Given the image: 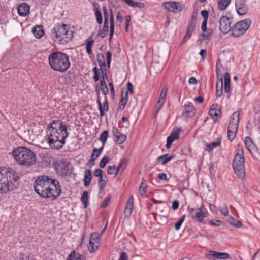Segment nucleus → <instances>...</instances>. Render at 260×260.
Here are the masks:
<instances>
[{
  "label": "nucleus",
  "instance_id": "nucleus-25",
  "mask_svg": "<svg viewBox=\"0 0 260 260\" xmlns=\"http://www.w3.org/2000/svg\"><path fill=\"white\" fill-rule=\"evenodd\" d=\"M99 89L102 91L105 97L109 93V90L104 80V75H102V79L100 80V88Z\"/></svg>",
  "mask_w": 260,
  "mask_h": 260
},
{
  "label": "nucleus",
  "instance_id": "nucleus-49",
  "mask_svg": "<svg viewBox=\"0 0 260 260\" xmlns=\"http://www.w3.org/2000/svg\"><path fill=\"white\" fill-rule=\"evenodd\" d=\"M108 32V28L103 27V29L101 30H100L98 33V36H99L101 38H104L106 36H107Z\"/></svg>",
  "mask_w": 260,
  "mask_h": 260
},
{
  "label": "nucleus",
  "instance_id": "nucleus-60",
  "mask_svg": "<svg viewBox=\"0 0 260 260\" xmlns=\"http://www.w3.org/2000/svg\"><path fill=\"white\" fill-rule=\"evenodd\" d=\"M103 171L100 169H96L94 172V175L95 177H101L103 175Z\"/></svg>",
  "mask_w": 260,
  "mask_h": 260
},
{
  "label": "nucleus",
  "instance_id": "nucleus-51",
  "mask_svg": "<svg viewBox=\"0 0 260 260\" xmlns=\"http://www.w3.org/2000/svg\"><path fill=\"white\" fill-rule=\"evenodd\" d=\"M216 90L223 91V80L222 79H217L216 86Z\"/></svg>",
  "mask_w": 260,
  "mask_h": 260
},
{
  "label": "nucleus",
  "instance_id": "nucleus-18",
  "mask_svg": "<svg viewBox=\"0 0 260 260\" xmlns=\"http://www.w3.org/2000/svg\"><path fill=\"white\" fill-rule=\"evenodd\" d=\"M97 60L98 63L101 68V72L102 75H105L107 77V70L106 69V63L105 56L103 54L98 53L97 54Z\"/></svg>",
  "mask_w": 260,
  "mask_h": 260
},
{
  "label": "nucleus",
  "instance_id": "nucleus-8",
  "mask_svg": "<svg viewBox=\"0 0 260 260\" xmlns=\"http://www.w3.org/2000/svg\"><path fill=\"white\" fill-rule=\"evenodd\" d=\"M239 112L236 111L231 117L228 128V138L230 141L235 138L239 122Z\"/></svg>",
  "mask_w": 260,
  "mask_h": 260
},
{
  "label": "nucleus",
  "instance_id": "nucleus-55",
  "mask_svg": "<svg viewBox=\"0 0 260 260\" xmlns=\"http://www.w3.org/2000/svg\"><path fill=\"white\" fill-rule=\"evenodd\" d=\"M95 91L97 93V95H98V99H97V101H96V102L98 104V106H99V108H102V103H101V100H100V89H99V88L98 86H96L95 87Z\"/></svg>",
  "mask_w": 260,
  "mask_h": 260
},
{
  "label": "nucleus",
  "instance_id": "nucleus-33",
  "mask_svg": "<svg viewBox=\"0 0 260 260\" xmlns=\"http://www.w3.org/2000/svg\"><path fill=\"white\" fill-rule=\"evenodd\" d=\"M101 237V235L96 232H92L90 236L89 243L90 244H93V241L99 242L100 238Z\"/></svg>",
  "mask_w": 260,
  "mask_h": 260
},
{
  "label": "nucleus",
  "instance_id": "nucleus-20",
  "mask_svg": "<svg viewBox=\"0 0 260 260\" xmlns=\"http://www.w3.org/2000/svg\"><path fill=\"white\" fill-rule=\"evenodd\" d=\"M112 134L114 137L115 141L118 144H121L126 140V135L122 134L117 128H114L113 129Z\"/></svg>",
  "mask_w": 260,
  "mask_h": 260
},
{
  "label": "nucleus",
  "instance_id": "nucleus-42",
  "mask_svg": "<svg viewBox=\"0 0 260 260\" xmlns=\"http://www.w3.org/2000/svg\"><path fill=\"white\" fill-rule=\"evenodd\" d=\"M167 90H168V89L166 87H163V88L162 89V90L161 91L160 94L159 95V98L158 101H160L161 102L165 103Z\"/></svg>",
  "mask_w": 260,
  "mask_h": 260
},
{
  "label": "nucleus",
  "instance_id": "nucleus-62",
  "mask_svg": "<svg viewBox=\"0 0 260 260\" xmlns=\"http://www.w3.org/2000/svg\"><path fill=\"white\" fill-rule=\"evenodd\" d=\"M202 17L205 20H208L209 13L208 11L202 10L201 12Z\"/></svg>",
  "mask_w": 260,
  "mask_h": 260
},
{
  "label": "nucleus",
  "instance_id": "nucleus-17",
  "mask_svg": "<svg viewBox=\"0 0 260 260\" xmlns=\"http://www.w3.org/2000/svg\"><path fill=\"white\" fill-rule=\"evenodd\" d=\"M196 113V109L191 103L187 104H185L184 106V109L182 112V114L186 117H192L194 116Z\"/></svg>",
  "mask_w": 260,
  "mask_h": 260
},
{
  "label": "nucleus",
  "instance_id": "nucleus-6",
  "mask_svg": "<svg viewBox=\"0 0 260 260\" xmlns=\"http://www.w3.org/2000/svg\"><path fill=\"white\" fill-rule=\"evenodd\" d=\"M244 164L245 160L243 148L240 144H238L237 145V153L233 160V167L235 173L241 179H243L245 176Z\"/></svg>",
  "mask_w": 260,
  "mask_h": 260
},
{
  "label": "nucleus",
  "instance_id": "nucleus-52",
  "mask_svg": "<svg viewBox=\"0 0 260 260\" xmlns=\"http://www.w3.org/2000/svg\"><path fill=\"white\" fill-rule=\"evenodd\" d=\"M218 110L209 111V113L214 121H216L218 116Z\"/></svg>",
  "mask_w": 260,
  "mask_h": 260
},
{
  "label": "nucleus",
  "instance_id": "nucleus-50",
  "mask_svg": "<svg viewBox=\"0 0 260 260\" xmlns=\"http://www.w3.org/2000/svg\"><path fill=\"white\" fill-rule=\"evenodd\" d=\"M184 219L185 215H183L181 218L175 223V228L176 230H178L180 228L184 220Z\"/></svg>",
  "mask_w": 260,
  "mask_h": 260
},
{
  "label": "nucleus",
  "instance_id": "nucleus-24",
  "mask_svg": "<svg viewBox=\"0 0 260 260\" xmlns=\"http://www.w3.org/2000/svg\"><path fill=\"white\" fill-rule=\"evenodd\" d=\"M32 31L36 38H41L44 34L43 28L41 26L37 25L33 28Z\"/></svg>",
  "mask_w": 260,
  "mask_h": 260
},
{
  "label": "nucleus",
  "instance_id": "nucleus-15",
  "mask_svg": "<svg viewBox=\"0 0 260 260\" xmlns=\"http://www.w3.org/2000/svg\"><path fill=\"white\" fill-rule=\"evenodd\" d=\"M233 18L228 17L226 16H222L219 21V28L223 34H227L231 30V24Z\"/></svg>",
  "mask_w": 260,
  "mask_h": 260
},
{
  "label": "nucleus",
  "instance_id": "nucleus-41",
  "mask_svg": "<svg viewBox=\"0 0 260 260\" xmlns=\"http://www.w3.org/2000/svg\"><path fill=\"white\" fill-rule=\"evenodd\" d=\"M94 10L95 11V14L97 22L99 24H101L103 22L102 14L98 8H95L94 9Z\"/></svg>",
  "mask_w": 260,
  "mask_h": 260
},
{
  "label": "nucleus",
  "instance_id": "nucleus-35",
  "mask_svg": "<svg viewBox=\"0 0 260 260\" xmlns=\"http://www.w3.org/2000/svg\"><path fill=\"white\" fill-rule=\"evenodd\" d=\"M139 190L142 196H144L146 193L147 184L144 178L142 179V181L139 187Z\"/></svg>",
  "mask_w": 260,
  "mask_h": 260
},
{
  "label": "nucleus",
  "instance_id": "nucleus-53",
  "mask_svg": "<svg viewBox=\"0 0 260 260\" xmlns=\"http://www.w3.org/2000/svg\"><path fill=\"white\" fill-rule=\"evenodd\" d=\"M100 155V153H98L96 148L94 149L91 155V161H95Z\"/></svg>",
  "mask_w": 260,
  "mask_h": 260
},
{
  "label": "nucleus",
  "instance_id": "nucleus-31",
  "mask_svg": "<svg viewBox=\"0 0 260 260\" xmlns=\"http://www.w3.org/2000/svg\"><path fill=\"white\" fill-rule=\"evenodd\" d=\"M228 222L229 223L233 226H234L237 228H239L242 227V224L240 221L239 220L235 219L232 216H230L228 217Z\"/></svg>",
  "mask_w": 260,
  "mask_h": 260
},
{
  "label": "nucleus",
  "instance_id": "nucleus-7",
  "mask_svg": "<svg viewBox=\"0 0 260 260\" xmlns=\"http://www.w3.org/2000/svg\"><path fill=\"white\" fill-rule=\"evenodd\" d=\"M50 178L47 176H40L35 181L34 185L35 192L41 197L45 198V195L49 186Z\"/></svg>",
  "mask_w": 260,
  "mask_h": 260
},
{
  "label": "nucleus",
  "instance_id": "nucleus-16",
  "mask_svg": "<svg viewBox=\"0 0 260 260\" xmlns=\"http://www.w3.org/2000/svg\"><path fill=\"white\" fill-rule=\"evenodd\" d=\"M235 6L237 12L240 15H245L248 10L245 0H236Z\"/></svg>",
  "mask_w": 260,
  "mask_h": 260
},
{
  "label": "nucleus",
  "instance_id": "nucleus-30",
  "mask_svg": "<svg viewBox=\"0 0 260 260\" xmlns=\"http://www.w3.org/2000/svg\"><path fill=\"white\" fill-rule=\"evenodd\" d=\"M231 0H218V7L220 10L223 11L226 9Z\"/></svg>",
  "mask_w": 260,
  "mask_h": 260
},
{
  "label": "nucleus",
  "instance_id": "nucleus-19",
  "mask_svg": "<svg viewBox=\"0 0 260 260\" xmlns=\"http://www.w3.org/2000/svg\"><path fill=\"white\" fill-rule=\"evenodd\" d=\"M29 9L30 7L28 5L25 3H22L18 6V13L21 16H26L29 13Z\"/></svg>",
  "mask_w": 260,
  "mask_h": 260
},
{
  "label": "nucleus",
  "instance_id": "nucleus-56",
  "mask_svg": "<svg viewBox=\"0 0 260 260\" xmlns=\"http://www.w3.org/2000/svg\"><path fill=\"white\" fill-rule=\"evenodd\" d=\"M115 165L109 166L107 168V173L109 175L115 174Z\"/></svg>",
  "mask_w": 260,
  "mask_h": 260
},
{
  "label": "nucleus",
  "instance_id": "nucleus-58",
  "mask_svg": "<svg viewBox=\"0 0 260 260\" xmlns=\"http://www.w3.org/2000/svg\"><path fill=\"white\" fill-rule=\"evenodd\" d=\"M107 65L109 67H110V63L111 61L112 54L110 51H108L106 53Z\"/></svg>",
  "mask_w": 260,
  "mask_h": 260
},
{
  "label": "nucleus",
  "instance_id": "nucleus-61",
  "mask_svg": "<svg viewBox=\"0 0 260 260\" xmlns=\"http://www.w3.org/2000/svg\"><path fill=\"white\" fill-rule=\"evenodd\" d=\"M158 178L162 181H168V178L166 174L164 173H160L158 175Z\"/></svg>",
  "mask_w": 260,
  "mask_h": 260
},
{
  "label": "nucleus",
  "instance_id": "nucleus-48",
  "mask_svg": "<svg viewBox=\"0 0 260 260\" xmlns=\"http://www.w3.org/2000/svg\"><path fill=\"white\" fill-rule=\"evenodd\" d=\"M110 160V158L108 156H104L101 160L100 162V167L101 168H104L106 164L108 163Z\"/></svg>",
  "mask_w": 260,
  "mask_h": 260
},
{
  "label": "nucleus",
  "instance_id": "nucleus-29",
  "mask_svg": "<svg viewBox=\"0 0 260 260\" xmlns=\"http://www.w3.org/2000/svg\"><path fill=\"white\" fill-rule=\"evenodd\" d=\"M245 144L249 151H252L254 148V144L250 137L247 136L245 138Z\"/></svg>",
  "mask_w": 260,
  "mask_h": 260
},
{
  "label": "nucleus",
  "instance_id": "nucleus-46",
  "mask_svg": "<svg viewBox=\"0 0 260 260\" xmlns=\"http://www.w3.org/2000/svg\"><path fill=\"white\" fill-rule=\"evenodd\" d=\"M219 210L220 213L225 216H227L229 215V211L226 205L219 207Z\"/></svg>",
  "mask_w": 260,
  "mask_h": 260
},
{
  "label": "nucleus",
  "instance_id": "nucleus-28",
  "mask_svg": "<svg viewBox=\"0 0 260 260\" xmlns=\"http://www.w3.org/2000/svg\"><path fill=\"white\" fill-rule=\"evenodd\" d=\"M174 157V156H169L168 154H164L160 156H159L157 158V160L158 162H161V164L164 165L166 164L168 162L170 161L171 160H172Z\"/></svg>",
  "mask_w": 260,
  "mask_h": 260
},
{
  "label": "nucleus",
  "instance_id": "nucleus-47",
  "mask_svg": "<svg viewBox=\"0 0 260 260\" xmlns=\"http://www.w3.org/2000/svg\"><path fill=\"white\" fill-rule=\"evenodd\" d=\"M126 102V100L123 99V98H121L119 104L118 110H119V111H123L124 109Z\"/></svg>",
  "mask_w": 260,
  "mask_h": 260
},
{
  "label": "nucleus",
  "instance_id": "nucleus-37",
  "mask_svg": "<svg viewBox=\"0 0 260 260\" xmlns=\"http://www.w3.org/2000/svg\"><path fill=\"white\" fill-rule=\"evenodd\" d=\"M230 257V255L228 253L217 251L216 259H228Z\"/></svg>",
  "mask_w": 260,
  "mask_h": 260
},
{
  "label": "nucleus",
  "instance_id": "nucleus-43",
  "mask_svg": "<svg viewBox=\"0 0 260 260\" xmlns=\"http://www.w3.org/2000/svg\"><path fill=\"white\" fill-rule=\"evenodd\" d=\"M212 34V30L211 29H207L205 31H203V33L201 34V36L204 39L209 40V37Z\"/></svg>",
  "mask_w": 260,
  "mask_h": 260
},
{
  "label": "nucleus",
  "instance_id": "nucleus-32",
  "mask_svg": "<svg viewBox=\"0 0 260 260\" xmlns=\"http://www.w3.org/2000/svg\"><path fill=\"white\" fill-rule=\"evenodd\" d=\"M85 43L86 45V48L87 52L88 54H91L92 53L91 48L93 44L94 41L92 40V37H91L90 38H88L86 40Z\"/></svg>",
  "mask_w": 260,
  "mask_h": 260
},
{
  "label": "nucleus",
  "instance_id": "nucleus-1",
  "mask_svg": "<svg viewBox=\"0 0 260 260\" xmlns=\"http://www.w3.org/2000/svg\"><path fill=\"white\" fill-rule=\"evenodd\" d=\"M47 142L51 148L58 149L65 143L68 136L67 126L60 120H53L47 129Z\"/></svg>",
  "mask_w": 260,
  "mask_h": 260
},
{
  "label": "nucleus",
  "instance_id": "nucleus-3",
  "mask_svg": "<svg viewBox=\"0 0 260 260\" xmlns=\"http://www.w3.org/2000/svg\"><path fill=\"white\" fill-rule=\"evenodd\" d=\"M49 64L55 71L64 72L70 67L68 56L61 52H54L48 56Z\"/></svg>",
  "mask_w": 260,
  "mask_h": 260
},
{
  "label": "nucleus",
  "instance_id": "nucleus-12",
  "mask_svg": "<svg viewBox=\"0 0 260 260\" xmlns=\"http://www.w3.org/2000/svg\"><path fill=\"white\" fill-rule=\"evenodd\" d=\"M207 212L204 208H192L189 211L190 216L197 222L205 224L204 218L206 217Z\"/></svg>",
  "mask_w": 260,
  "mask_h": 260
},
{
  "label": "nucleus",
  "instance_id": "nucleus-38",
  "mask_svg": "<svg viewBox=\"0 0 260 260\" xmlns=\"http://www.w3.org/2000/svg\"><path fill=\"white\" fill-rule=\"evenodd\" d=\"M217 251L211 250L206 254L205 257L209 260H216Z\"/></svg>",
  "mask_w": 260,
  "mask_h": 260
},
{
  "label": "nucleus",
  "instance_id": "nucleus-14",
  "mask_svg": "<svg viewBox=\"0 0 260 260\" xmlns=\"http://www.w3.org/2000/svg\"><path fill=\"white\" fill-rule=\"evenodd\" d=\"M162 6L165 9L174 13H180L184 9V6L182 3L177 2H165L163 3Z\"/></svg>",
  "mask_w": 260,
  "mask_h": 260
},
{
  "label": "nucleus",
  "instance_id": "nucleus-4",
  "mask_svg": "<svg viewBox=\"0 0 260 260\" xmlns=\"http://www.w3.org/2000/svg\"><path fill=\"white\" fill-rule=\"evenodd\" d=\"M15 160L21 165L30 167L36 163V156L34 152L29 149L21 147L13 151Z\"/></svg>",
  "mask_w": 260,
  "mask_h": 260
},
{
  "label": "nucleus",
  "instance_id": "nucleus-9",
  "mask_svg": "<svg viewBox=\"0 0 260 260\" xmlns=\"http://www.w3.org/2000/svg\"><path fill=\"white\" fill-rule=\"evenodd\" d=\"M73 168L72 164L67 161H60L55 164V169L57 173L62 178L70 176Z\"/></svg>",
  "mask_w": 260,
  "mask_h": 260
},
{
  "label": "nucleus",
  "instance_id": "nucleus-39",
  "mask_svg": "<svg viewBox=\"0 0 260 260\" xmlns=\"http://www.w3.org/2000/svg\"><path fill=\"white\" fill-rule=\"evenodd\" d=\"M88 192L87 191H84L82 195L81 201L84 204V207L87 208L88 204Z\"/></svg>",
  "mask_w": 260,
  "mask_h": 260
},
{
  "label": "nucleus",
  "instance_id": "nucleus-27",
  "mask_svg": "<svg viewBox=\"0 0 260 260\" xmlns=\"http://www.w3.org/2000/svg\"><path fill=\"white\" fill-rule=\"evenodd\" d=\"M114 31V15L112 12H111L110 14V37H109V41H111V40L113 37V34Z\"/></svg>",
  "mask_w": 260,
  "mask_h": 260
},
{
  "label": "nucleus",
  "instance_id": "nucleus-36",
  "mask_svg": "<svg viewBox=\"0 0 260 260\" xmlns=\"http://www.w3.org/2000/svg\"><path fill=\"white\" fill-rule=\"evenodd\" d=\"M103 14L104 16V22L103 27L108 28V12L105 6H103Z\"/></svg>",
  "mask_w": 260,
  "mask_h": 260
},
{
  "label": "nucleus",
  "instance_id": "nucleus-54",
  "mask_svg": "<svg viewBox=\"0 0 260 260\" xmlns=\"http://www.w3.org/2000/svg\"><path fill=\"white\" fill-rule=\"evenodd\" d=\"M111 200V196H109L107 198H106L105 199V200L103 202V203H102V204L101 205V208H106L108 206V205L109 203Z\"/></svg>",
  "mask_w": 260,
  "mask_h": 260
},
{
  "label": "nucleus",
  "instance_id": "nucleus-57",
  "mask_svg": "<svg viewBox=\"0 0 260 260\" xmlns=\"http://www.w3.org/2000/svg\"><path fill=\"white\" fill-rule=\"evenodd\" d=\"M107 184V180H104L102 181H101V182H98V186H99V190L100 191H102L104 189V188H105V187L106 186Z\"/></svg>",
  "mask_w": 260,
  "mask_h": 260
},
{
  "label": "nucleus",
  "instance_id": "nucleus-21",
  "mask_svg": "<svg viewBox=\"0 0 260 260\" xmlns=\"http://www.w3.org/2000/svg\"><path fill=\"white\" fill-rule=\"evenodd\" d=\"M134 207V198L133 196H131L126 203L124 214L126 216H130Z\"/></svg>",
  "mask_w": 260,
  "mask_h": 260
},
{
  "label": "nucleus",
  "instance_id": "nucleus-26",
  "mask_svg": "<svg viewBox=\"0 0 260 260\" xmlns=\"http://www.w3.org/2000/svg\"><path fill=\"white\" fill-rule=\"evenodd\" d=\"M221 144V139L218 138L216 141L206 144L207 148L206 150L209 152L212 150L214 148L219 146Z\"/></svg>",
  "mask_w": 260,
  "mask_h": 260
},
{
  "label": "nucleus",
  "instance_id": "nucleus-59",
  "mask_svg": "<svg viewBox=\"0 0 260 260\" xmlns=\"http://www.w3.org/2000/svg\"><path fill=\"white\" fill-rule=\"evenodd\" d=\"M218 110L220 112V107L217 104H213L210 107L209 111Z\"/></svg>",
  "mask_w": 260,
  "mask_h": 260
},
{
  "label": "nucleus",
  "instance_id": "nucleus-64",
  "mask_svg": "<svg viewBox=\"0 0 260 260\" xmlns=\"http://www.w3.org/2000/svg\"><path fill=\"white\" fill-rule=\"evenodd\" d=\"M119 260H128V256L127 254L123 252L121 253Z\"/></svg>",
  "mask_w": 260,
  "mask_h": 260
},
{
  "label": "nucleus",
  "instance_id": "nucleus-11",
  "mask_svg": "<svg viewBox=\"0 0 260 260\" xmlns=\"http://www.w3.org/2000/svg\"><path fill=\"white\" fill-rule=\"evenodd\" d=\"M251 23L249 19H246L236 23L232 28L231 35L234 37L242 36L249 28Z\"/></svg>",
  "mask_w": 260,
  "mask_h": 260
},
{
  "label": "nucleus",
  "instance_id": "nucleus-63",
  "mask_svg": "<svg viewBox=\"0 0 260 260\" xmlns=\"http://www.w3.org/2000/svg\"><path fill=\"white\" fill-rule=\"evenodd\" d=\"M133 7H134V8L139 7L140 8H143L144 7V5L143 3L134 1Z\"/></svg>",
  "mask_w": 260,
  "mask_h": 260
},
{
  "label": "nucleus",
  "instance_id": "nucleus-13",
  "mask_svg": "<svg viewBox=\"0 0 260 260\" xmlns=\"http://www.w3.org/2000/svg\"><path fill=\"white\" fill-rule=\"evenodd\" d=\"M197 23V16L192 15L191 16V19L189 21L187 30L185 36L182 40L180 44L182 45L185 43L192 36L193 31H194L195 27Z\"/></svg>",
  "mask_w": 260,
  "mask_h": 260
},
{
  "label": "nucleus",
  "instance_id": "nucleus-44",
  "mask_svg": "<svg viewBox=\"0 0 260 260\" xmlns=\"http://www.w3.org/2000/svg\"><path fill=\"white\" fill-rule=\"evenodd\" d=\"M108 136V132L104 131L100 135L99 140L104 144L105 143Z\"/></svg>",
  "mask_w": 260,
  "mask_h": 260
},
{
  "label": "nucleus",
  "instance_id": "nucleus-5",
  "mask_svg": "<svg viewBox=\"0 0 260 260\" xmlns=\"http://www.w3.org/2000/svg\"><path fill=\"white\" fill-rule=\"evenodd\" d=\"M51 35L55 42L64 44L72 40L73 32L68 25L62 24L55 26L52 30Z\"/></svg>",
  "mask_w": 260,
  "mask_h": 260
},
{
  "label": "nucleus",
  "instance_id": "nucleus-22",
  "mask_svg": "<svg viewBox=\"0 0 260 260\" xmlns=\"http://www.w3.org/2000/svg\"><path fill=\"white\" fill-rule=\"evenodd\" d=\"M93 178L92 171L89 169H87L85 171L84 176V183L85 187H88Z\"/></svg>",
  "mask_w": 260,
  "mask_h": 260
},
{
  "label": "nucleus",
  "instance_id": "nucleus-23",
  "mask_svg": "<svg viewBox=\"0 0 260 260\" xmlns=\"http://www.w3.org/2000/svg\"><path fill=\"white\" fill-rule=\"evenodd\" d=\"M224 92L225 93L228 94V96H229L230 92V74L228 72H226L224 74Z\"/></svg>",
  "mask_w": 260,
  "mask_h": 260
},
{
  "label": "nucleus",
  "instance_id": "nucleus-2",
  "mask_svg": "<svg viewBox=\"0 0 260 260\" xmlns=\"http://www.w3.org/2000/svg\"><path fill=\"white\" fill-rule=\"evenodd\" d=\"M19 179L18 174L12 168H0V194L13 190Z\"/></svg>",
  "mask_w": 260,
  "mask_h": 260
},
{
  "label": "nucleus",
  "instance_id": "nucleus-45",
  "mask_svg": "<svg viewBox=\"0 0 260 260\" xmlns=\"http://www.w3.org/2000/svg\"><path fill=\"white\" fill-rule=\"evenodd\" d=\"M223 66L221 64V67L220 66H216V76L217 79H222V74L221 72L223 71Z\"/></svg>",
  "mask_w": 260,
  "mask_h": 260
},
{
  "label": "nucleus",
  "instance_id": "nucleus-34",
  "mask_svg": "<svg viewBox=\"0 0 260 260\" xmlns=\"http://www.w3.org/2000/svg\"><path fill=\"white\" fill-rule=\"evenodd\" d=\"M93 244H89V246H88L89 251L91 253H93L95 252L96 250H98L100 245V243L99 242L93 241Z\"/></svg>",
  "mask_w": 260,
  "mask_h": 260
},
{
  "label": "nucleus",
  "instance_id": "nucleus-40",
  "mask_svg": "<svg viewBox=\"0 0 260 260\" xmlns=\"http://www.w3.org/2000/svg\"><path fill=\"white\" fill-rule=\"evenodd\" d=\"M121 169V173H123L127 166V161L125 158H123L117 166Z\"/></svg>",
  "mask_w": 260,
  "mask_h": 260
},
{
  "label": "nucleus",
  "instance_id": "nucleus-10",
  "mask_svg": "<svg viewBox=\"0 0 260 260\" xmlns=\"http://www.w3.org/2000/svg\"><path fill=\"white\" fill-rule=\"evenodd\" d=\"M49 186L45 195V198L56 199L61 193V189L59 181L55 179H50Z\"/></svg>",
  "mask_w": 260,
  "mask_h": 260
}]
</instances>
